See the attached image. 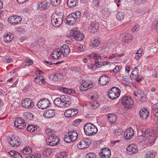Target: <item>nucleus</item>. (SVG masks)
Here are the masks:
<instances>
[{
    "label": "nucleus",
    "instance_id": "obj_1",
    "mask_svg": "<svg viewBox=\"0 0 158 158\" xmlns=\"http://www.w3.org/2000/svg\"><path fill=\"white\" fill-rule=\"evenodd\" d=\"M141 135L138 134L136 141L138 143H142L143 144L150 146L154 143L156 139L158 137V131L156 129L151 131L149 129H143Z\"/></svg>",
    "mask_w": 158,
    "mask_h": 158
},
{
    "label": "nucleus",
    "instance_id": "obj_2",
    "mask_svg": "<svg viewBox=\"0 0 158 158\" xmlns=\"http://www.w3.org/2000/svg\"><path fill=\"white\" fill-rule=\"evenodd\" d=\"M63 22V15L60 12H56L51 17V23L53 26L59 27Z\"/></svg>",
    "mask_w": 158,
    "mask_h": 158
},
{
    "label": "nucleus",
    "instance_id": "obj_3",
    "mask_svg": "<svg viewBox=\"0 0 158 158\" xmlns=\"http://www.w3.org/2000/svg\"><path fill=\"white\" fill-rule=\"evenodd\" d=\"M83 128L85 134L88 136L95 135L98 131L96 126L90 123H87L85 124Z\"/></svg>",
    "mask_w": 158,
    "mask_h": 158
},
{
    "label": "nucleus",
    "instance_id": "obj_4",
    "mask_svg": "<svg viewBox=\"0 0 158 158\" xmlns=\"http://www.w3.org/2000/svg\"><path fill=\"white\" fill-rule=\"evenodd\" d=\"M78 135V133L76 131L72 130L68 132L67 135L64 136V140L67 143L73 142L77 139Z\"/></svg>",
    "mask_w": 158,
    "mask_h": 158
},
{
    "label": "nucleus",
    "instance_id": "obj_5",
    "mask_svg": "<svg viewBox=\"0 0 158 158\" xmlns=\"http://www.w3.org/2000/svg\"><path fill=\"white\" fill-rule=\"evenodd\" d=\"M120 90L118 88L114 87L108 92V96L112 99H115L120 96Z\"/></svg>",
    "mask_w": 158,
    "mask_h": 158
},
{
    "label": "nucleus",
    "instance_id": "obj_6",
    "mask_svg": "<svg viewBox=\"0 0 158 158\" xmlns=\"http://www.w3.org/2000/svg\"><path fill=\"white\" fill-rule=\"evenodd\" d=\"M70 34V35L77 40H82L84 38L83 34L77 29L71 30Z\"/></svg>",
    "mask_w": 158,
    "mask_h": 158
},
{
    "label": "nucleus",
    "instance_id": "obj_7",
    "mask_svg": "<svg viewBox=\"0 0 158 158\" xmlns=\"http://www.w3.org/2000/svg\"><path fill=\"white\" fill-rule=\"evenodd\" d=\"M91 143V141L89 138H84L81 140L77 145L78 148L83 149L88 148Z\"/></svg>",
    "mask_w": 158,
    "mask_h": 158
},
{
    "label": "nucleus",
    "instance_id": "obj_8",
    "mask_svg": "<svg viewBox=\"0 0 158 158\" xmlns=\"http://www.w3.org/2000/svg\"><path fill=\"white\" fill-rule=\"evenodd\" d=\"M81 85H80L79 89L81 91H83L90 89L93 86L92 82H87L86 80L82 79L81 81Z\"/></svg>",
    "mask_w": 158,
    "mask_h": 158
},
{
    "label": "nucleus",
    "instance_id": "obj_9",
    "mask_svg": "<svg viewBox=\"0 0 158 158\" xmlns=\"http://www.w3.org/2000/svg\"><path fill=\"white\" fill-rule=\"evenodd\" d=\"M121 103L125 107L127 108L132 107L133 105V101L130 97L126 96L123 97Z\"/></svg>",
    "mask_w": 158,
    "mask_h": 158
},
{
    "label": "nucleus",
    "instance_id": "obj_10",
    "mask_svg": "<svg viewBox=\"0 0 158 158\" xmlns=\"http://www.w3.org/2000/svg\"><path fill=\"white\" fill-rule=\"evenodd\" d=\"M50 104V101L47 99H42L40 100L37 104L38 108L41 109H44L48 107Z\"/></svg>",
    "mask_w": 158,
    "mask_h": 158
},
{
    "label": "nucleus",
    "instance_id": "obj_11",
    "mask_svg": "<svg viewBox=\"0 0 158 158\" xmlns=\"http://www.w3.org/2000/svg\"><path fill=\"white\" fill-rule=\"evenodd\" d=\"M14 125L18 129H23L26 127L24 121L21 118H16L14 122Z\"/></svg>",
    "mask_w": 158,
    "mask_h": 158
},
{
    "label": "nucleus",
    "instance_id": "obj_12",
    "mask_svg": "<svg viewBox=\"0 0 158 158\" xmlns=\"http://www.w3.org/2000/svg\"><path fill=\"white\" fill-rule=\"evenodd\" d=\"M59 139L55 135L48 137V138L46 140L47 144L51 146L56 145L59 143Z\"/></svg>",
    "mask_w": 158,
    "mask_h": 158
},
{
    "label": "nucleus",
    "instance_id": "obj_13",
    "mask_svg": "<svg viewBox=\"0 0 158 158\" xmlns=\"http://www.w3.org/2000/svg\"><path fill=\"white\" fill-rule=\"evenodd\" d=\"M21 105L23 107L27 108H32L34 106L32 100L28 98L25 99L22 101Z\"/></svg>",
    "mask_w": 158,
    "mask_h": 158
},
{
    "label": "nucleus",
    "instance_id": "obj_14",
    "mask_svg": "<svg viewBox=\"0 0 158 158\" xmlns=\"http://www.w3.org/2000/svg\"><path fill=\"white\" fill-rule=\"evenodd\" d=\"M8 143L12 147H17L20 144V139L17 137H12L8 139Z\"/></svg>",
    "mask_w": 158,
    "mask_h": 158
},
{
    "label": "nucleus",
    "instance_id": "obj_15",
    "mask_svg": "<svg viewBox=\"0 0 158 158\" xmlns=\"http://www.w3.org/2000/svg\"><path fill=\"white\" fill-rule=\"evenodd\" d=\"M127 152L129 154L132 155L137 153L138 151V148L135 144L129 145L126 148Z\"/></svg>",
    "mask_w": 158,
    "mask_h": 158
},
{
    "label": "nucleus",
    "instance_id": "obj_16",
    "mask_svg": "<svg viewBox=\"0 0 158 158\" xmlns=\"http://www.w3.org/2000/svg\"><path fill=\"white\" fill-rule=\"evenodd\" d=\"M134 134L133 129L131 128H129L126 130L124 133V137L127 140L131 139L133 137Z\"/></svg>",
    "mask_w": 158,
    "mask_h": 158
},
{
    "label": "nucleus",
    "instance_id": "obj_17",
    "mask_svg": "<svg viewBox=\"0 0 158 158\" xmlns=\"http://www.w3.org/2000/svg\"><path fill=\"white\" fill-rule=\"evenodd\" d=\"M78 112L76 109H71L66 110L64 112V115L67 117H72L75 115Z\"/></svg>",
    "mask_w": 158,
    "mask_h": 158
},
{
    "label": "nucleus",
    "instance_id": "obj_18",
    "mask_svg": "<svg viewBox=\"0 0 158 158\" xmlns=\"http://www.w3.org/2000/svg\"><path fill=\"white\" fill-rule=\"evenodd\" d=\"M63 107H67L71 103V100L70 97L66 95H61Z\"/></svg>",
    "mask_w": 158,
    "mask_h": 158
},
{
    "label": "nucleus",
    "instance_id": "obj_19",
    "mask_svg": "<svg viewBox=\"0 0 158 158\" xmlns=\"http://www.w3.org/2000/svg\"><path fill=\"white\" fill-rule=\"evenodd\" d=\"M63 75L61 73H53L48 75L49 78L54 81H59L63 78Z\"/></svg>",
    "mask_w": 158,
    "mask_h": 158
},
{
    "label": "nucleus",
    "instance_id": "obj_20",
    "mask_svg": "<svg viewBox=\"0 0 158 158\" xmlns=\"http://www.w3.org/2000/svg\"><path fill=\"white\" fill-rule=\"evenodd\" d=\"M22 21V19L20 17L13 16L10 17L9 19L10 23L14 25L19 24Z\"/></svg>",
    "mask_w": 158,
    "mask_h": 158
},
{
    "label": "nucleus",
    "instance_id": "obj_21",
    "mask_svg": "<svg viewBox=\"0 0 158 158\" xmlns=\"http://www.w3.org/2000/svg\"><path fill=\"white\" fill-rule=\"evenodd\" d=\"M61 54H62L64 56H67L70 53V49L69 46L66 44L63 45L60 48V50Z\"/></svg>",
    "mask_w": 158,
    "mask_h": 158
},
{
    "label": "nucleus",
    "instance_id": "obj_22",
    "mask_svg": "<svg viewBox=\"0 0 158 158\" xmlns=\"http://www.w3.org/2000/svg\"><path fill=\"white\" fill-rule=\"evenodd\" d=\"M55 115L54 109H50L45 110L43 114V116L47 118H50L54 117Z\"/></svg>",
    "mask_w": 158,
    "mask_h": 158
},
{
    "label": "nucleus",
    "instance_id": "obj_23",
    "mask_svg": "<svg viewBox=\"0 0 158 158\" xmlns=\"http://www.w3.org/2000/svg\"><path fill=\"white\" fill-rule=\"evenodd\" d=\"M110 81V78L107 75L102 76L99 79V83L102 85H104L108 83Z\"/></svg>",
    "mask_w": 158,
    "mask_h": 158
},
{
    "label": "nucleus",
    "instance_id": "obj_24",
    "mask_svg": "<svg viewBox=\"0 0 158 158\" xmlns=\"http://www.w3.org/2000/svg\"><path fill=\"white\" fill-rule=\"evenodd\" d=\"M149 111L146 108H142L140 111L139 114L140 117L143 119H146L149 116Z\"/></svg>",
    "mask_w": 158,
    "mask_h": 158
},
{
    "label": "nucleus",
    "instance_id": "obj_25",
    "mask_svg": "<svg viewBox=\"0 0 158 158\" xmlns=\"http://www.w3.org/2000/svg\"><path fill=\"white\" fill-rule=\"evenodd\" d=\"M133 38L132 35L128 33H124L122 35V41L125 43L131 42Z\"/></svg>",
    "mask_w": 158,
    "mask_h": 158
},
{
    "label": "nucleus",
    "instance_id": "obj_26",
    "mask_svg": "<svg viewBox=\"0 0 158 158\" xmlns=\"http://www.w3.org/2000/svg\"><path fill=\"white\" fill-rule=\"evenodd\" d=\"M76 19L71 14L67 16L65 19L67 23L69 25H72L76 21Z\"/></svg>",
    "mask_w": 158,
    "mask_h": 158
},
{
    "label": "nucleus",
    "instance_id": "obj_27",
    "mask_svg": "<svg viewBox=\"0 0 158 158\" xmlns=\"http://www.w3.org/2000/svg\"><path fill=\"white\" fill-rule=\"evenodd\" d=\"M37 5V9L40 10H47L49 7L48 3L46 1L38 3Z\"/></svg>",
    "mask_w": 158,
    "mask_h": 158
},
{
    "label": "nucleus",
    "instance_id": "obj_28",
    "mask_svg": "<svg viewBox=\"0 0 158 158\" xmlns=\"http://www.w3.org/2000/svg\"><path fill=\"white\" fill-rule=\"evenodd\" d=\"M53 103L55 105L59 107L63 108L61 95L59 98H56L53 100Z\"/></svg>",
    "mask_w": 158,
    "mask_h": 158
},
{
    "label": "nucleus",
    "instance_id": "obj_29",
    "mask_svg": "<svg viewBox=\"0 0 158 158\" xmlns=\"http://www.w3.org/2000/svg\"><path fill=\"white\" fill-rule=\"evenodd\" d=\"M9 154L14 158H22V155L19 152L11 150L8 152Z\"/></svg>",
    "mask_w": 158,
    "mask_h": 158
},
{
    "label": "nucleus",
    "instance_id": "obj_30",
    "mask_svg": "<svg viewBox=\"0 0 158 158\" xmlns=\"http://www.w3.org/2000/svg\"><path fill=\"white\" fill-rule=\"evenodd\" d=\"M89 28L93 32L96 31L99 28V24L96 22H94L91 23Z\"/></svg>",
    "mask_w": 158,
    "mask_h": 158
},
{
    "label": "nucleus",
    "instance_id": "obj_31",
    "mask_svg": "<svg viewBox=\"0 0 158 158\" xmlns=\"http://www.w3.org/2000/svg\"><path fill=\"white\" fill-rule=\"evenodd\" d=\"M13 35L7 33H5L4 37V42L6 43H8L13 40Z\"/></svg>",
    "mask_w": 158,
    "mask_h": 158
},
{
    "label": "nucleus",
    "instance_id": "obj_32",
    "mask_svg": "<svg viewBox=\"0 0 158 158\" xmlns=\"http://www.w3.org/2000/svg\"><path fill=\"white\" fill-rule=\"evenodd\" d=\"M61 55L60 51L56 49L53 52L52 54L51 58L52 59H57Z\"/></svg>",
    "mask_w": 158,
    "mask_h": 158
},
{
    "label": "nucleus",
    "instance_id": "obj_33",
    "mask_svg": "<svg viewBox=\"0 0 158 158\" xmlns=\"http://www.w3.org/2000/svg\"><path fill=\"white\" fill-rule=\"evenodd\" d=\"M108 118L111 123H114L117 120V118L116 115L113 114H108Z\"/></svg>",
    "mask_w": 158,
    "mask_h": 158
},
{
    "label": "nucleus",
    "instance_id": "obj_34",
    "mask_svg": "<svg viewBox=\"0 0 158 158\" xmlns=\"http://www.w3.org/2000/svg\"><path fill=\"white\" fill-rule=\"evenodd\" d=\"M156 152L153 150L148 151L145 155L146 158H153L155 157Z\"/></svg>",
    "mask_w": 158,
    "mask_h": 158
},
{
    "label": "nucleus",
    "instance_id": "obj_35",
    "mask_svg": "<svg viewBox=\"0 0 158 158\" xmlns=\"http://www.w3.org/2000/svg\"><path fill=\"white\" fill-rule=\"evenodd\" d=\"M78 0H68L67 2L68 6L70 7L76 6L78 4Z\"/></svg>",
    "mask_w": 158,
    "mask_h": 158
},
{
    "label": "nucleus",
    "instance_id": "obj_36",
    "mask_svg": "<svg viewBox=\"0 0 158 158\" xmlns=\"http://www.w3.org/2000/svg\"><path fill=\"white\" fill-rule=\"evenodd\" d=\"M100 152L101 153H103L104 155H106L107 157L108 156H111V152L110 150L108 148H105L102 149Z\"/></svg>",
    "mask_w": 158,
    "mask_h": 158
},
{
    "label": "nucleus",
    "instance_id": "obj_37",
    "mask_svg": "<svg viewBox=\"0 0 158 158\" xmlns=\"http://www.w3.org/2000/svg\"><path fill=\"white\" fill-rule=\"evenodd\" d=\"M32 152V148L31 147H26L22 151L23 153L25 155H27L28 156L31 154Z\"/></svg>",
    "mask_w": 158,
    "mask_h": 158
},
{
    "label": "nucleus",
    "instance_id": "obj_38",
    "mask_svg": "<svg viewBox=\"0 0 158 158\" xmlns=\"http://www.w3.org/2000/svg\"><path fill=\"white\" fill-rule=\"evenodd\" d=\"M24 117L28 121L32 120L34 115L31 113L28 112H25L23 113Z\"/></svg>",
    "mask_w": 158,
    "mask_h": 158
},
{
    "label": "nucleus",
    "instance_id": "obj_39",
    "mask_svg": "<svg viewBox=\"0 0 158 158\" xmlns=\"http://www.w3.org/2000/svg\"><path fill=\"white\" fill-rule=\"evenodd\" d=\"M138 74L139 69L137 67H135L133 69L131 76L133 78H136L137 77Z\"/></svg>",
    "mask_w": 158,
    "mask_h": 158
},
{
    "label": "nucleus",
    "instance_id": "obj_40",
    "mask_svg": "<svg viewBox=\"0 0 158 158\" xmlns=\"http://www.w3.org/2000/svg\"><path fill=\"white\" fill-rule=\"evenodd\" d=\"M133 1L134 4L138 6L143 5L147 3L146 0H134Z\"/></svg>",
    "mask_w": 158,
    "mask_h": 158
},
{
    "label": "nucleus",
    "instance_id": "obj_41",
    "mask_svg": "<svg viewBox=\"0 0 158 158\" xmlns=\"http://www.w3.org/2000/svg\"><path fill=\"white\" fill-rule=\"evenodd\" d=\"M125 15L124 13L122 11H118L116 14L117 19L119 21H121L124 18Z\"/></svg>",
    "mask_w": 158,
    "mask_h": 158
},
{
    "label": "nucleus",
    "instance_id": "obj_42",
    "mask_svg": "<svg viewBox=\"0 0 158 158\" xmlns=\"http://www.w3.org/2000/svg\"><path fill=\"white\" fill-rule=\"evenodd\" d=\"M102 12L104 15L107 17L110 15L111 11L108 8H105L102 10Z\"/></svg>",
    "mask_w": 158,
    "mask_h": 158
},
{
    "label": "nucleus",
    "instance_id": "obj_43",
    "mask_svg": "<svg viewBox=\"0 0 158 158\" xmlns=\"http://www.w3.org/2000/svg\"><path fill=\"white\" fill-rule=\"evenodd\" d=\"M46 132L48 137L55 135H54V131L49 128H48L46 130Z\"/></svg>",
    "mask_w": 158,
    "mask_h": 158
},
{
    "label": "nucleus",
    "instance_id": "obj_44",
    "mask_svg": "<svg viewBox=\"0 0 158 158\" xmlns=\"http://www.w3.org/2000/svg\"><path fill=\"white\" fill-rule=\"evenodd\" d=\"M63 91L64 93L69 94H71L75 93V91L73 89H71L64 88L63 89Z\"/></svg>",
    "mask_w": 158,
    "mask_h": 158
},
{
    "label": "nucleus",
    "instance_id": "obj_45",
    "mask_svg": "<svg viewBox=\"0 0 158 158\" xmlns=\"http://www.w3.org/2000/svg\"><path fill=\"white\" fill-rule=\"evenodd\" d=\"M143 51V49L141 48H139L135 56V59H139L141 56Z\"/></svg>",
    "mask_w": 158,
    "mask_h": 158
},
{
    "label": "nucleus",
    "instance_id": "obj_46",
    "mask_svg": "<svg viewBox=\"0 0 158 158\" xmlns=\"http://www.w3.org/2000/svg\"><path fill=\"white\" fill-rule=\"evenodd\" d=\"M92 42V44L93 48L97 47L100 44V42L97 39H92L91 40Z\"/></svg>",
    "mask_w": 158,
    "mask_h": 158
},
{
    "label": "nucleus",
    "instance_id": "obj_47",
    "mask_svg": "<svg viewBox=\"0 0 158 158\" xmlns=\"http://www.w3.org/2000/svg\"><path fill=\"white\" fill-rule=\"evenodd\" d=\"M27 129L30 132H33L37 130V126H35L32 125H29L27 128Z\"/></svg>",
    "mask_w": 158,
    "mask_h": 158
},
{
    "label": "nucleus",
    "instance_id": "obj_48",
    "mask_svg": "<svg viewBox=\"0 0 158 158\" xmlns=\"http://www.w3.org/2000/svg\"><path fill=\"white\" fill-rule=\"evenodd\" d=\"M41 155L38 153H34L31 154L29 156H27V158H40Z\"/></svg>",
    "mask_w": 158,
    "mask_h": 158
},
{
    "label": "nucleus",
    "instance_id": "obj_49",
    "mask_svg": "<svg viewBox=\"0 0 158 158\" xmlns=\"http://www.w3.org/2000/svg\"><path fill=\"white\" fill-rule=\"evenodd\" d=\"M61 0H50L51 4L54 6H58L60 4Z\"/></svg>",
    "mask_w": 158,
    "mask_h": 158
},
{
    "label": "nucleus",
    "instance_id": "obj_50",
    "mask_svg": "<svg viewBox=\"0 0 158 158\" xmlns=\"http://www.w3.org/2000/svg\"><path fill=\"white\" fill-rule=\"evenodd\" d=\"M90 104L91 107L93 109H96L99 106V103L97 102H91Z\"/></svg>",
    "mask_w": 158,
    "mask_h": 158
},
{
    "label": "nucleus",
    "instance_id": "obj_51",
    "mask_svg": "<svg viewBox=\"0 0 158 158\" xmlns=\"http://www.w3.org/2000/svg\"><path fill=\"white\" fill-rule=\"evenodd\" d=\"M52 152V151L50 149L47 148L44 152L43 154L45 156H48L51 154Z\"/></svg>",
    "mask_w": 158,
    "mask_h": 158
},
{
    "label": "nucleus",
    "instance_id": "obj_52",
    "mask_svg": "<svg viewBox=\"0 0 158 158\" xmlns=\"http://www.w3.org/2000/svg\"><path fill=\"white\" fill-rule=\"evenodd\" d=\"M71 14L76 20L79 18L81 15V12L79 11H76L74 13Z\"/></svg>",
    "mask_w": 158,
    "mask_h": 158
},
{
    "label": "nucleus",
    "instance_id": "obj_53",
    "mask_svg": "<svg viewBox=\"0 0 158 158\" xmlns=\"http://www.w3.org/2000/svg\"><path fill=\"white\" fill-rule=\"evenodd\" d=\"M85 157L86 158H95L96 155L94 152H89L87 154Z\"/></svg>",
    "mask_w": 158,
    "mask_h": 158
},
{
    "label": "nucleus",
    "instance_id": "obj_54",
    "mask_svg": "<svg viewBox=\"0 0 158 158\" xmlns=\"http://www.w3.org/2000/svg\"><path fill=\"white\" fill-rule=\"evenodd\" d=\"M67 156V153L65 152L60 153L57 155L59 158H64Z\"/></svg>",
    "mask_w": 158,
    "mask_h": 158
},
{
    "label": "nucleus",
    "instance_id": "obj_55",
    "mask_svg": "<svg viewBox=\"0 0 158 158\" xmlns=\"http://www.w3.org/2000/svg\"><path fill=\"white\" fill-rule=\"evenodd\" d=\"M101 2V0H93V4L95 6H99Z\"/></svg>",
    "mask_w": 158,
    "mask_h": 158
},
{
    "label": "nucleus",
    "instance_id": "obj_56",
    "mask_svg": "<svg viewBox=\"0 0 158 158\" xmlns=\"http://www.w3.org/2000/svg\"><path fill=\"white\" fill-rule=\"evenodd\" d=\"M41 76H38L34 78V81L37 84H40V78Z\"/></svg>",
    "mask_w": 158,
    "mask_h": 158
},
{
    "label": "nucleus",
    "instance_id": "obj_57",
    "mask_svg": "<svg viewBox=\"0 0 158 158\" xmlns=\"http://www.w3.org/2000/svg\"><path fill=\"white\" fill-rule=\"evenodd\" d=\"M101 62H100L99 61L98 58H96L95 59V64L96 66L98 68H100L102 66Z\"/></svg>",
    "mask_w": 158,
    "mask_h": 158
},
{
    "label": "nucleus",
    "instance_id": "obj_58",
    "mask_svg": "<svg viewBox=\"0 0 158 158\" xmlns=\"http://www.w3.org/2000/svg\"><path fill=\"white\" fill-rule=\"evenodd\" d=\"M121 67L120 66L117 65L113 70V71L114 73H117L120 71V68Z\"/></svg>",
    "mask_w": 158,
    "mask_h": 158
},
{
    "label": "nucleus",
    "instance_id": "obj_59",
    "mask_svg": "<svg viewBox=\"0 0 158 158\" xmlns=\"http://www.w3.org/2000/svg\"><path fill=\"white\" fill-rule=\"evenodd\" d=\"M81 121V120L80 119H76L73 121V125L75 126H77L79 124Z\"/></svg>",
    "mask_w": 158,
    "mask_h": 158
},
{
    "label": "nucleus",
    "instance_id": "obj_60",
    "mask_svg": "<svg viewBox=\"0 0 158 158\" xmlns=\"http://www.w3.org/2000/svg\"><path fill=\"white\" fill-rule=\"evenodd\" d=\"M152 109L153 111L157 112L158 110V103L154 104L152 107Z\"/></svg>",
    "mask_w": 158,
    "mask_h": 158
},
{
    "label": "nucleus",
    "instance_id": "obj_61",
    "mask_svg": "<svg viewBox=\"0 0 158 158\" xmlns=\"http://www.w3.org/2000/svg\"><path fill=\"white\" fill-rule=\"evenodd\" d=\"M139 26L138 25H135L132 29V31L133 32H136L139 30Z\"/></svg>",
    "mask_w": 158,
    "mask_h": 158
},
{
    "label": "nucleus",
    "instance_id": "obj_62",
    "mask_svg": "<svg viewBox=\"0 0 158 158\" xmlns=\"http://www.w3.org/2000/svg\"><path fill=\"white\" fill-rule=\"evenodd\" d=\"M143 95L138 98L142 102H144L146 100V96L144 93H142Z\"/></svg>",
    "mask_w": 158,
    "mask_h": 158
},
{
    "label": "nucleus",
    "instance_id": "obj_63",
    "mask_svg": "<svg viewBox=\"0 0 158 158\" xmlns=\"http://www.w3.org/2000/svg\"><path fill=\"white\" fill-rule=\"evenodd\" d=\"M89 56H90L91 58H93V59H95L99 57V54H98L95 53H94L90 55Z\"/></svg>",
    "mask_w": 158,
    "mask_h": 158
},
{
    "label": "nucleus",
    "instance_id": "obj_64",
    "mask_svg": "<svg viewBox=\"0 0 158 158\" xmlns=\"http://www.w3.org/2000/svg\"><path fill=\"white\" fill-rule=\"evenodd\" d=\"M136 13H137L139 14H143V9H141L140 8H137L135 10Z\"/></svg>",
    "mask_w": 158,
    "mask_h": 158
}]
</instances>
